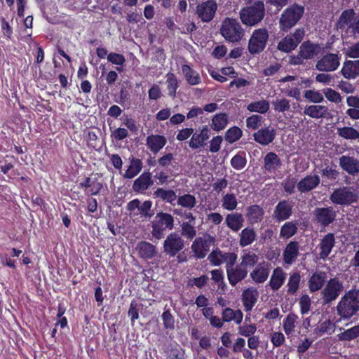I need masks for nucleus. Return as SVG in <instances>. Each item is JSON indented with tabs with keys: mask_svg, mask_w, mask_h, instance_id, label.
Segmentation results:
<instances>
[{
	"mask_svg": "<svg viewBox=\"0 0 359 359\" xmlns=\"http://www.w3.org/2000/svg\"><path fill=\"white\" fill-rule=\"evenodd\" d=\"M293 204L287 200L280 201L276 205L273 217L278 222L288 219L292 214Z\"/></svg>",
	"mask_w": 359,
	"mask_h": 359,
	"instance_id": "obj_16",
	"label": "nucleus"
},
{
	"mask_svg": "<svg viewBox=\"0 0 359 359\" xmlns=\"http://www.w3.org/2000/svg\"><path fill=\"white\" fill-rule=\"evenodd\" d=\"M297 180L295 177H287L282 183L285 192L287 194L294 193L295 187L297 184Z\"/></svg>",
	"mask_w": 359,
	"mask_h": 359,
	"instance_id": "obj_64",
	"label": "nucleus"
},
{
	"mask_svg": "<svg viewBox=\"0 0 359 359\" xmlns=\"http://www.w3.org/2000/svg\"><path fill=\"white\" fill-rule=\"evenodd\" d=\"M264 209L257 204H253L246 208L245 217L251 224L260 223L264 217Z\"/></svg>",
	"mask_w": 359,
	"mask_h": 359,
	"instance_id": "obj_21",
	"label": "nucleus"
},
{
	"mask_svg": "<svg viewBox=\"0 0 359 359\" xmlns=\"http://www.w3.org/2000/svg\"><path fill=\"white\" fill-rule=\"evenodd\" d=\"M208 259L210 261L212 266H220L222 264V250L219 248L213 250L208 257Z\"/></svg>",
	"mask_w": 359,
	"mask_h": 359,
	"instance_id": "obj_63",
	"label": "nucleus"
},
{
	"mask_svg": "<svg viewBox=\"0 0 359 359\" xmlns=\"http://www.w3.org/2000/svg\"><path fill=\"white\" fill-rule=\"evenodd\" d=\"M238 334L245 337L254 335L257 331V327L255 324H248L244 323L242 326L238 327Z\"/></svg>",
	"mask_w": 359,
	"mask_h": 359,
	"instance_id": "obj_60",
	"label": "nucleus"
},
{
	"mask_svg": "<svg viewBox=\"0 0 359 359\" xmlns=\"http://www.w3.org/2000/svg\"><path fill=\"white\" fill-rule=\"evenodd\" d=\"M165 83L169 96L175 97L177 90L179 88L178 81L175 74L172 72L167 73Z\"/></svg>",
	"mask_w": 359,
	"mask_h": 359,
	"instance_id": "obj_48",
	"label": "nucleus"
},
{
	"mask_svg": "<svg viewBox=\"0 0 359 359\" xmlns=\"http://www.w3.org/2000/svg\"><path fill=\"white\" fill-rule=\"evenodd\" d=\"M272 105L275 111L284 113L290 109V101L285 97L276 98L272 102Z\"/></svg>",
	"mask_w": 359,
	"mask_h": 359,
	"instance_id": "obj_54",
	"label": "nucleus"
},
{
	"mask_svg": "<svg viewBox=\"0 0 359 359\" xmlns=\"http://www.w3.org/2000/svg\"><path fill=\"white\" fill-rule=\"evenodd\" d=\"M337 134L344 140H355L359 139V132L353 127L344 126L337 128Z\"/></svg>",
	"mask_w": 359,
	"mask_h": 359,
	"instance_id": "obj_43",
	"label": "nucleus"
},
{
	"mask_svg": "<svg viewBox=\"0 0 359 359\" xmlns=\"http://www.w3.org/2000/svg\"><path fill=\"white\" fill-rule=\"evenodd\" d=\"M221 314L224 323L233 321L236 325H240L243 318V313L241 310H233L230 307L224 308Z\"/></svg>",
	"mask_w": 359,
	"mask_h": 359,
	"instance_id": "obj_34",
	"label": "nucleus"
},
{
	"mask_svg": "<svg viewBox=\"0 0 359 359\" xmlns=\"http://www.w3.org/2000/svg\"><path fill=\"white\" fill-rule=\"evenodd\" d=\"M344 290L343 282L337 277L331 278L321 291L324 304H329L335 301Z\"/></svg>",
	"mask_w": 359,
	"mask_h": 359,
	"instance_id": "obj_8",
	"label": "nucleus"
},
{
	"mask_svg": "<svg viewBox=\"0 0 359 359\" xmlns=\"http://www.w3.org/2000/svg\"><path fill=\"white\" fill-rule=\"evenodd\" d=\"M304 98L313 103H320L324 100L323 94L318 90H306L304 92Z\"/></svg>",
	"mask_w": 359,
	"mask_h": 359,
	"instance_id": "obj_57",
	"label": "nucleus"
},
{
	"mask_svg": "<svg viewBox=\"0 0 359 359\" xmlns=\"http://www.w3.org/2000/svg\"><path fill=\"white\" fill-rule=\"evenodd\" d=\"M320 182V180L318 175H306L297 183V187L301 193H306L314 189Z\"/></svg>",
	"mask_w": 359,
	"mask_h": 359,
	"instance_id": "obj_24",
	"label": "nucleus"
},
{
	"mask_svg": "<svg viewBox=\"0 0 359 359\" xmlns=\"http://www.w3.org/2000/svg\"><path fill=\"white\" fill-rule=\"evenodd\" d=\"M265 16L264 4L261 0L252 5L243 7L239 12L241 22L248 27H255L262 21Z\"/></svg>",
	"mask_w": 359,
	"mask_h": 359,
	"instance_id": "obj_2",
	"label": "nucleus"
},
{
	"mask_svg": "<svg viewBox=\"0 0 359 359\" xmlns=\"http://www.w3.org/2000/svg\"><path fill=\"white\" fill-rule=\"evenodd\" d=\"M301 282V275L299 271L290 273V277L287 284V292L289 294H295L299 288Z\"/></svg>",
	"mask_w": 359,
	"mask_h": 359,
	"instance_id": "obj_41",
	"label": "nucleus"
},
{
	"mask_svg": "<svg viewBox=\"0 0 359 359\" xmlns=\"http://www.w3.org/2000/svg\"><path fill=\"white\" fill-rule=\"evenodd\" d=\"M161 318L165 329L173 330L175 328V319L170 309L165 310L163 312Z\"/></svg>",
	"mask_w": 359,
	"mask_h": 359,
	"instance_id": "obj_59",
	"label": "nucleus"
},
{
	"mask_svg": "<svg viewBox=\"0 0 359 359\" xmlns=\"http://www.w3.org/2000/svg\"><path fill=\"white\" fill-rule=\"evenodd\" d=\"M336 217L337 212L332 206L316 208L313 211V220L323 227H327L332 224Z\"/></svg>",
	"mask_w": 359,
	"mask_h": 359,
	"instance_id": "obj_10",
	"label": "nucleus"
},
{
	"mask_svg": "<svg viewBox=\"0 0 359 359\" xmlns=\"http://www.w3.org/2000/svg\"><path fill=\"white\" fill-rule=\"evenodd\" d=\"M231 165L236 170L243 169L247 164V158L245 152L243 151H238L231 159Z\"/></svg>",
	"mask_w": 359,
	"mask_h": 359,
	"instance_id": "obj_49",
	"label": "nucleus"
},
{
	"mask_svg": "<svg viewBox=\"0 0 359 359\" xmlns=\"http://www.w3.org/2000/svg\"><path fill=\"white\" fill-rule=\"evenodd\" d=\"M304 12V7L297 4H293L285 9L278 22L280 30L287 33L302 18Z\"/></svg>",
	"mask_w": 359,
	"mask_h": 359,
	"instance_id": "obj_4",
	"label": "nucleus"
},
{
	"mask_svg": "<svg viewBox=\"0 0 359 359\" xmlns=\"http://www.w3.org/2000/svg\"><path fill=\"white\" fill-rule=\"evenodd\" d=\"M177 205L189 210L194 208L196 205V199L194 195L186 194L177 198Z\"/></svg>",
	"mask_w": 359,
	"mask_h": 359,
	"instance_id": "obj_52",
	"label": "nucleus"
},
{
	"mask_svg": "<svg viewBox=\"0 0 359 359\" xmlns=\"http://www.w3.org/2000/svg\"><path fill=\"white\" fill-rule=\"evenodd\" d=\"M229 123V114L226 112H219L212 116L210 128L215 132L223 130Z\"/></svg>",
	"mask_w": 359,
	"mask_h": 359,
	"instance_id": "obj_32",
	"label": "nucleus"
},
{
	"mask_svg": "<svg viewBox=\"0 0 359 359\" xmlns=\"http://www.w3.org/2000/svg\"><path fill=\"white\" fill-rule=\"evenodd\" d=\"M215 242V238L209 234L196 238L191 246L194 257L198 259L205 258Z\"/></svg>",
	"mask_w": 359,
	"mask_h": 359,
	"instance_id": "obj_9",
	"label": "nucleus"
},
{
	"mask_svg": "<svg viewBox=\"0 0 359 359\" xmlns=\"http://www.w3.org/2000/svg\"><path fill=\"white\" fill-rule=\"evenodd\" d=\"M226 271L229 283L233 287L236 286L238 283L244 280L247 277L248 273V270L243 268L239 264L236 266L234 265L230 269H227V271Z\"/></svg>",
	"mask_w": 359,
	"mask_h": 359,
	"instance_id": "obj_18",
	"label": "nucleus"
},
{
	"mask_svg": "<svg viewBox=\"0 0 359 359\" xmlns=\"http://www.w3.org/2000/svg\"><path fill=\"white\" fill-rule=\"evenodd\" d=\"M243 215L238 212L228 214L225 218L226 226L233 231L238 232L243 226Z\"/></svg>",
	"mask_w": 359,
	"mask_h": 359,
	"instance_id": "obj_35",
	"label": "nucleus"
},
{
	"mask_svg": "<svg viewBox=\"0 0 359 359\" xmlns=\"http://www.w3.org/2000/svg\"><path fill=\"white\" fill-rule=\"evenodd\" d=\"M137 249L140 256L144 259H151L156 252L155 246L147 241L139 243Z\"/></svg>",
	"mask_w": 359,
	"mask_h": 359,
	"instance_id": "obj_40",
	"label": "nucleus"
},
{
	"mask_svg": "<svg viewBox=\"0 0 359 359\" xmlns=\"http://www.w3.org/2000/svg\"><path fill=\"white\" fill-rule=\"evenodd\" d=\"M151 234L153 237L159 240L164 237L166 230L174 228V217L169 213L159 212L151 222Z\"/></svg>",
	"mask_w": 359,
	"mask_h": 359,
	"instance_id": "obj_5",
	"label": "nucleus"
},
{
	"mask_svg": "<svg viewBox=\"0 0 359 359\" xmlns=\"http://www.w3.org/2000/svg\"><path fill=\"white\" fill-rule=\"evenodd\" d=\"M299 255V243L297 241H290L283 252V262L285 264H292Z\"/></svg>",
	"mask_w": 359,
	"mask_h": 359,
	"instance_id": "obj_20",
	"label": "nucleus"
},
{
	"mask_svg": "<svg viewBox=\"0 0 359 359\" xmlns=\"http://www.w3.org/2000/svg\"><path fill=\"white\" fill-rule=\"evenodd\" d=\"M323 93L325 97L332 102L339 103L342 100L340 94L331 88H326L323 89Z\"/></svg>",
	"mask_w": 359,
	"mask_h": 359,
	"instance_id": "obj_62",
	"label": "nucleus"
},
{
	"mask_svg": "<svg viewBox=\"0 0 359 359\" xmlns=\"http://www.w3.org/2000/svg\"><path fill=\"white\" fill-rule=\"evenodd\" d=\"M340 65L339 57L337 54L327 53L316 63V69L320 72H332Z\"/></svg>",
	"mask_w": 359,
	"mask_h": 359,
	"instance_id": "obj_14",
	"label": "nucleus"
},
{
	"mask_svg": "<svg viewBox=\"0 0 359 359\" xmlns=\"http://www.w3.org/2000/svg\"><path fill=\"white\" fill-rule=\"evenodd\" d=\"M300 311L302 315L307 314L311 306V300L309 294H304L299 299Z\"/></svg>",
	"mask_w": 359,
	"mask_h": 359,
	"instance_id": "obj_61",
	"label": "nucleus"
},
{
	"mask_svg": "<svg viewBox=\"0 0 359 359\" xmlns=\"http://www.w3.org/2000/svg\"><path fill=\"white\" fill-rule=\"evenodd\" d=\"M181 237L187 240H193L196 236V230L194 225L190 222H182L181 224Z\"/></svg>",
	"mask_w": 359,
	"mask_h": 359,
	"instance_id": "obj_55",
	"label": "nucleus"
},
{
	"mask_svg": "<svg viewBox=\"0 0 359 359\" xmlns=\"http://www.w3.org/2000/svg\"><path fill=\"white\" fill-rule=\"evenodd\" d=\"M339 165L341 168L350 175L359 172V161L353 157L342 156L339 158Z\"/></svg>",
	"mask_w": 359,
	"mask_h": 359,
	"instance_id": "obj_31",
	"label": "nucleus"
},
{
	"mask_svg": "<svg viewBox=\"0 0 359 359\" xmlns=\"http://www.w3.org/2000/svg\"><path fill=\"white\" fill-rule=\"evenodd\" d=\"M269 275V269L264 266H258L250 273L251 278L257 284L264 283L267 280Z\"/></svg>",
	"mask_w": 359,
	"mask_h": 359,
	"instance_id": "obj_42",
	"label": "nucleus"
},
{
	"mask_svg": "<svg viewBox=\"0 0 359 359\" xmlns=\"http://www.w3.org/2000/svg\"><path fill=\"white\" fill-rule=\"evenodd\" d=\"M238 201L233 194H226L222 198V207L227 210L232 211L236 208Z\"/></svg>",
	"mask_w": 359,
	"mask_h": 359,
	"instance_id": "obj_56",
	"label": "nucleus"
},
{
	"mask_svg": "<svg viewBox=\"0 0 359 359\" xmlns=\"http://www.w3.org/2000/svg\"><path fill=\"white\" fill-rule=\"evenodd\" d=\"M146 142L148 149L154 154H157L167 143L166 138L161 135H149Z\"/></svg>",
	"mask_w": 359,
	"mask_h": 359,
	"instance_id": "obj_29",
	"label": "nucleus"
},
{
	"mask_svg": "<svg viewBox=\"0 0 359 359\" xmlns=\"http://www.w3.org/2000/svg\"><path fill=\"white\" fill-rule=\"evenodd\" d=\"M320 45L312 43L310 40L302 42L299 46V53L305 60L313 58L320 53Z\"/></svg>",
	"mask_w": 359,
	"mask_h": 359,
	"instance_id": "obj_26",
	"label": "nucleus"
},
{
	"mask_svg": "<svg viewBox=\"0 0 359 359\" xmlns=\"http://www.w3.org/2000/svg\"><path fill=\"white\" fill-rule=\"evenodd\" d=\"M297 318L296 314L290 313L283 321V330L288 337L294 332Z\"/></svg>",
	"mask_w": 359,
	"mask_h": 359,
	"instance_id": "obj_44",
	"label": "nucleus"
},
{
	"mask_svg": "<svg viewBox=\"0 0 359 359\" xmlns=\"http://www.w3.org/2000/svg\"><path fill=\"white\" fill-rule=\"evenodd\" d=\"M257 233L252 227H245L239 233V245L244 248L251 245L255 240Z\"/></svg>",
	"mask_w": 359,
	"mask_h": 359,
	"instance_id": "obj_36",
	"label": "nucleus"
},
{
	"mask_svg": "<svg viewBox=\"0 0 359 359\" xmlns=\"http://www.w3.org/2000/svg\"><path fill=\"white\" fill-rule=\"evenodd\" d=\"M250 112H255L261 114H266L270 108L269 102L266 100H261L250 102L246 107Z\"/></svg>",
	"mask_w": 359,
	"mask_h": 359,
	"instance_id": "obj_39",
	"label": "nucleus"
},
{
	"mask_svg": "<svg viewBox=\"0 0 359 359\" xmlns=\"http://www.w3.org/2000/svg\"><path fill=\"white\" fill-rule=\"evenodd\" d=\"M286 273L284 272L281 267H276L273 269L269 286L273 291L278 290L284 284L286 279Z\"/></svg>",
	"mask_w": 359,
	"mask_h": 359,
	"instance_id": "obj_27",
	"label": "nucleus"
},
{
	"mask_svg": "<svg viewBox=\"0 0 359 359\" xmlns=\"http://www.w3.org/2000/svg\"><path fill=\"white\" fill-rule=\"evenodd\" d=\"M306 32L303 27H299L287 34L278 43L277 49L282 53H289L295 50L302 43Z\"/></svg>",
	"mask_w": 359,
	"mask_h": 359,
	"instance_id": "obj_6",
	"label": "nucleus"
},
{
	"mask_svg": "<svg viewBox=\"0 0 359 359\" xmlns=\"http://www.w3.org/2000/svg\"><path fill=\"white\" fill-rule=\"evenodd\" d=\"M336 243L335 236L333 233H328L321 239L318 248V256L320 259H325L331 253Z\"/></svg>",
	"mask_w": 359,
	"mask_h": 359,
	"instance_id": "obj_19",
	"label": "nucleus"
},
{
	"mask_svg": "<svg viewBox=\"0 0 359 359\" xmlns=\"http://www.w3.org/2000/svg\"><path fill=\"white\" fill-rule=\"evenodd\" d=\"M142 168V162L139 158H134L130 161V164L126 170L124 177L128 179H131L136 176Z\"/></svg>",
	"mask_w": 359,
	"mask_h": 359,
	"instance_id": "obj_47",
	"label": "nucleus"
},
{
	"mask_svg": "<svg viewBox=\"0 0 359 359\" xmlns=\"http://www.w3.org/2000/svg\"><path fill=\"white\" fill-rule=\"evenodd\" d=\"M337 313L340 320H348L359 311V290L346 292L338 302Z\"/></svg>",
	"mask_w": 359,
	"mask_h": 359,
	"instance_id": "obj_1",
	"label": "nucleus"
},
{
	"mask_svg": "<svg viewBox=\"0 0 359 359\" xmlns=\"http://www.w3.org/2000/svg\"><path fill=\"white\" fill-rule=\"evenodd\" d=\"M340 72L346 79H356L359 76V60H346L344 62Z\"/></svg>",
	"mask_w": 359,
	"mask_h": 359,
	"instance_id": "obj_23",
	"label": "nucleus"
},
{
	"mask_svg": "<svg viewBox=\"0 0 359 359\" xmlns=\"http://www.w3.org/2000/svg\"><path fill=\"white\" fill-rule=\"evenodd\" d=\"M217 4L214 0H208L196 6V13L203 22L212 21L215 15Z\"/></svg>",
	"mask_w": 359,
	"mask_h": 359,
	"instance_id": "obj_13",
	"label": "nucleus"
},
{
	"mask_svg": "<svg viewBox=\"0 0 359 359\" xmlns=\"http://www.w3.org/2000/svg\"><path fill=\"white\" fill-rule=\"evenodd\" d=\"M269 34L266 28H259L253 31L248 45V50L252 55L259 54L266 46Z\"/></svg>",
	"mask_w": 359,
	"mask_h": 359,
	"instance_id": "obj_7",
	"label": "nucleus"
},
{
	"mask_svg": "<svg viewBox=\"0 0 359 359\" xmlns=\"http://www.w3.org/2000/svg\"><path fill=\"white\" fill-rule=\"evenodd\" d=\"M330 201L337 205H351L357 202L358 195L351 188L344 187L333 191L330 197Z\"/></svg>",
	"mask_w": 359,
	"mask_h": 359,
	"instance_id": "obj_11",
	"label": "nucleus"
},
{
	"mask_svg": "<svg viewBox=\"0 0 359 359\" xmlns=\"http://www.w3.org/2000/svg\"><path fill=\"white\" fill-rule=\"evenodd\" d=\"M154 184L151 173L150 172H142L133 184V189L135 192L143 193Z\"/></svg>",
	"mask_w": 359,
	"mask_h": 359,
	"instance_id": "obj_22",
	"label": "nucleus"
},
{
	"mask_svg": "<svg viewBox=\"0 0 359 359\" xmlns=\"http://www.w3.org/2000/svg\"><path fill=\"white\" fill-rule=\"evenodd\" d=\"M258 292L255 289L247 288L242 293V302L244 310L250 311L257 301Z\"/></svg>",
	"mask_w": 359,
	"mask_h": 359,
	"instance_id": "obj_30",
	"label": "nucleus"
},
{
	"mask_svg": "<svg viewBox=\"0 0 359 359\" xmlns=\"http://www.w3.org/2000/svg\"><path fill=\"white\" fill-rule=\"evenodd\" d=\"M182 71L184 75L186 81L189 85L194 86L199 84L201 82V79L199 74L194 70L189 65H183L182 66Z\"/></svg>",
	"mask_w": 359,
	"mask_h": 359,
	"instance_id": "obj_38",
	"label": "nucleus"
},
{
	"mask_svg": "<svg viewBox=\"0 0 359 359\" xmlns=\"http://www.w3.org/2000/svg\"><path fill=\"white\" fill-rule=\"evenodd\" d=\"M238 255L235 252H223L222 251V263L225 264L226 271L233 266L237 261Z\"/></svg>",
	"mask_w": 359,
	"mask_h": 359,
	"instance_id": "obj_58",
	"label": "nucleus"
},
{
	"mask_svg": "<svg viewBox=\"0 0 359 359\" xmlns=\"http://www.w3.org/2000/svg\"><path fill=\"white\" fill-rule=\"evenodd\" d=\"M264 118L259 114H252L248 116L245 120L246 127L248 129L252 130H259V127L262 126Z\"/></svg>",
	"mask_w": 359,
	"mask_h": 359,
	"instance_id": "obj_53",
	"label": "nucleus"
},
{
	"mask_svg": "<svg viewBox=\"0 0 359 359\" xmlns=\"http://www.w3.org/2000/svg\"><path fill=\"white\" fill-rule=\"evenodd\" d=\"M242 136V130L238 126H233L226 131L224 137L226 142L233 144L239 140Z\"/></svg>",
	"mask_w": 359,
	"mask_h": 359,
	"instance_id": "obj_51",
	"label": "nucleus"
},
{
	"mask_svg": "<svg viewBox=\"0 0 359 359\" xmlns=\"http://www.w3.org/2000/svg\"><path fill=\"white\" fill-rule=\"evenodd\" d=\"M305 115L313 118H327L330 115L329 109L324 105H310L304 111Z\"/></svg>",
	"mask_w": 359,
	"mask_h": 359,
	"instance_id": "obj_33",
	"label": "nucleus"
},
{
	"mask_svg": "<svg viewBox=\"0 0 359 359\" xmlns=\"http://www.w3.org/2000/svg\"><path fill=\"white\" fill-rule=\"evenodd\" d=\"M326 275L323 271L312 273L308 281L309 291L312 293L320 290L325 285Z\"/></svg>",
	"mask_w": 359,
	"mask_h": 359,
	"instance_id": "obj_28",
	"label": "nucleus"
},
{
	"mask_svg": "<svg viewBox=\"0 0 359 359\" xmlns=\"http://www.w3.org/2000/svg\"><path fill=\"white\" fill-rule=\"evenodd\" d=\"M276 132L273 128L266 126L257 130L252 136L254 140L262 146H267L276 138Z\"/></svg>",
	"mask_w": 359,
	"mask_h": 359,
	"instance_id": "obj_17",
	"label": "nucleus"
},
{
	"mask_svg": "<svg viewBox=\"0 0 359 359\" xmlns=\"http://www.w3.org/2000/svg\"><path fill=\"white\" fill-rule=\"evenodd\" d=\"M241 261L239 264L248 269V267L255 266L258 262L259 257L255 252L248 251L241 256Z\"/></svg>",
	"mask_w": 359,
	"mask_h": 359,
	"instance_id": "obj_50",
	"label": "nucleus"
},
{
	"mask_svg": "<svg viewBox=\"0 0 359 359\" xmlns=\"http://www.w3.org/2000/svg\"><path fill=\"white\" fill-rule=\"evenodd\" d=\"M220 34L229 43H239L245 36V29L237 19L225 18L221 24Z\"/></svg>",
	"mask_w": 359,
	"mask_h": 359,
	"instance_id": "obj_3",
	"label": "nucleus"
},
{
	"mask_svg": "<svg viewBox=\"0 0 359 359\" xmlns=\"http://www.w3.org/2000/svg\"><path fill=\"white\" fill-rule=\"evenodd\" d=\"M210 137V129L208 126H203L200 130L193 133L189 142V146L192 149L204 147L205 141Z\"/></svg>",
	"mask_w": 359,
	"mask_h": 359,
	"instance_id": "obj_15",
	"label": "nucleus"
},
{
	"mask_svg": "<svg viewBox=\"0 0 359 359\" xmlns=\"http://www.w3.org/2000/svg\"><path fill=\"white\" fill-rule=\"evenodd\" d=\"M184 248V242L177 232L170 233L163 243V251L170 257L176 256Z\"/></svg>",
	"mask_w": 359,
	"mask_h": 359,
	"instance_id": "obj_12",
	"label": "nucleus"
},
{
	"mask_svg": "<svg viewBox=\"0 0 359 359\" xmlns=\"http://www.w3.org/2000/svg\"><path fill=\"white\" fill-rule=\"evenodd\" d=\"M297 229L296 223L287 222L280 228V237L283 239H288L297 233Z\"/></svg>",
	"mask_w": 359,
	"mask_h": 359,
	"instance_id": "obj_45",
	"label": "nucleus"
},
{
	"mask_svg": "<svg viewBox=\"0 0 359 359\" xmlns=\"http://www.w3.org/2000/svg\"><path fill=\"white\" fill-rule=\"evenodd\" d=\"M281 165V160L275 152H268L264 157V169L269 173H274Z\"/></svg>",
	"mask_w": 359,
	"mask_h": 359,
	"instance_id": "obj_25",
	"label": "nucleus"
},
{
	"mask_svg": "<svg viewBox=\"0 0 359 359\" xmlns=\"http://www.w3.org/2000/svg\"><path fill=\"white\" fill-rule=\"evenodd\" d=\"M339 341H350L359 337V324L356 325L351 328L344 330L340 332L338 335Z\"/></svg>",
	"mask_w": 359,
	"mask_h": 359,
	"instance_id": "obj_46",
	"label": "nucleus"
},
{
	"mask_svg": "<svg viewBox=\"0 0 359 359\" xmlns=\"http://www.w3.org/2000/svg\"><path fill=\"white\" fill-rule=\"evenodd\" d=\"M154 198H159L165 203L173 204L177 196L172 189H165L159 187L154 192Z\"/></svg>",
	"mask_w": 359,
	"mask_h": 359,
	"instance_id": "obj_37",
	"label": "nucleus"
}]
</instances>
